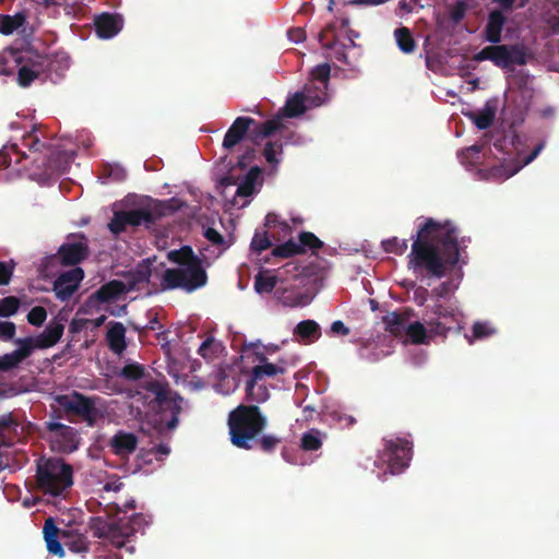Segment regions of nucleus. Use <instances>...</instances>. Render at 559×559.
Segmentation results:
<instances>
[{
  "label": "nucleus",
  "mask_w": 559,
  "mask_h": 559,
  "mask_svg": "<svg viewBox=\"0 0 559 559\" xmlns=\"http://www.w3.org/2000/svg\"><path fill=\"white\" fill-rule=\"evenodd\" d=\"M412 447V442L403 438L384 440L382 457L388 462V468L392 475L400 474L408 467Z\"/></svg>",
  "instance_id": "obj_14"
},
{
  "label": "nucleus",
  "mask_w": 559,
  "mask_h": 559,
  "mask_svg": "<svg viewBox=\"0 0 559 559\" xmlns=\"http://www.w3.org/2000/svg\"><path fill=\"white\" fill-rule=\"evenodd\" d=\"M45 429L52 451L69 454L79 449L80 436L73 427L50 420L45 423Z\"/></svg>",
  "instance_id": "obj_13"
},
{
  "label": "nucleus",
  "mask_w": 559,
  "mask_h": 559,
  "mask_svg": "<svg viewBox=\"0 0 559 559\" xmlns=\"http://www.w3.org/2000/svg\"><path fill=\"white\" fill-rule=\"evenodd\" d=\"M283 145L281 142H267L265 144L263 155L269 164H278V159L276 158L277 153H282Z\"/></svg>",
  "instance_id": "obj_48"
},
{
  "label": "nucleus",
  "mask_w": 559,
  "mask_h": 559,
  "mask_svg": "<svg viewBox=\"0 0 559 559\" xmlns=\"http://www.w3.org/2000/svg\"><path fill=\"white\" fill-rule=\"evenodd\" d=\"M47 318V311L41 306H36L27 313V321L29 324L40 326Z\"/></svg>",
  "instance_id": "obj_49"
},
{
  "label": "nucleus",
  "mask_w": 559,
  "mask_h": 559,
  "mask_svg": "<svg viewBox=\"0 0 559 559\" xmlns=\"http://www.w3.org/2000/svg\"><path fill=\"white\" fill-rule=\"evenodd\" d=\"M223 350V346L219 342H217L214 337L209 336L206 340L202 342L198 349V354L203 357L207 361H213L218 357L219 353Z\"/></svg>",
  "instance_id": "obj_34"
},
{
  "label": "nucleus",
  "mask_w": 559,
  "mask_h": 559,
  "mask_svg": "<svg viewBox=\"0 0 559 559\" xmlns=\"http://www.w3.org/2000/svg\"><path fill=\"white\" fill-rule=\"evenodd\" d=\"M281 442V439L272 436V435H260L257 438V442L254 443V448L258 447L263 452H272L277 444Z\"/></svg>",
  "instance_id": "obj_46"
},
{
  "label": "nucleus",
  "mask_w": 559,
  "mask_h": 559,
  "mask_svg": "<svg viewBox=\"0 0 559 559\" xmlns=\"http://www.w3.org/2000/svg\"><path fill=\"white\" fill-rule=\"evenodd\" d=\"M530 0H491L492 3L499 5V10L504 12H510L514 8L522 9L524 8Z\"/></svg>",
  "instance_id": "obj_52"
},
{
  "label": "nucleus",
  "mask_w": 559,
  "mask_h": 559,
  "mask_svg": "<svg viewBox=\"0 0 559 559\" xmlns=\"http://www.w3.org/2000/svg\"><path fill=\"white\" fill-rule=\"evenodd\" d=\"M152 271L150 265L143 264L139 265L135 271L131 274V280L129 281L127 288L128 292L139 288L141 285L147 284L150 282Z\"/></svg>",
  "instance_id": "obj_36"
},
{
  "label": "nucleus",
  "mask_w": 559,
  "mask_h": 559,
  "mask_svg": "<svg viewBox=\"0 0 559 559\" xmlns=\"http://www.w3.org/2000/svg\"><path fill=\"white\" fill-rule=\"evenodd\" d=\"M64 325L61 322H50L45 330L36 336L21 338L24 346L28 347L29 355L35 349H46L55 346L63 334Z\"/></svg>",
  "instance_id": "obj_16"
},
{
  "label": "nucleus",
  "mask_w": 559,
  "mask_h": 559,
  "mask_svg": "<svg viewBox=\"0 0 559 559\" xmlns=\"http://www.w3.org/2000/svg\"><path fill=\"white\" fill-rule=\"evenodd\" d=\"M450 293V283L443 282L431 290L437 298H445Z\"/></svg>",
  "instance_id": "obj_62"
},
{
  "label": "nucleus",
  "mask_w": 559,
  "mask_h": 559,
  "mask_svg": "<svg viewBox=\"0 0 559 559\" xmlns=\"http://www.w3.org/2000/svg\"><path fill=\"white\" fill-rule=\"evenodd\" d=\"M544 148V143H539L535 146V148L530 153L528 156L525 157L523 164L520 166V167H515L513 170H511L509 174H508V177H511L513 176L515 173H518V170L524 166V165H527L530 164L531 162H533L537 156L538 154L540 153V151Z\"/></svg>",
  "instance_id": "obj_58"
},
{
  "label": "nucleus",
  "mask_w": 559,
  "mask_h": 559,
  "mask_svg": "<svg viewBox=\"0 0 559 559\" xmlns=\"http://www.w3.org/2000/svg\"><path fill=\"white\" fill-rule=\"evenodd\" d=\"M255 158V150L248 147L241 156H239L236 166L239 169H246Z\"/></svg>",
  "instance_id": "obj_57"
},
{
  "label": "nucleus",
  "mask_w": 559,
  "mask_h": 559,
  "mask_svg": "<svg viewBox=\"0 0 559 559\" xmlns=\"http://www.w3.org/2000/svg\"><path fill=\"white\" fill-rule=\"evenodd\" d=\"M14 164L21 166L27 176L37 181H45L68 171L73 156L50 142L43 141L35 127L26 132L20 143L12 142L0 150V168Z\"/></svg>",
  "instance_id": "obj_2"
},
{
  "label": "nucleus",
  "mask_w": 559,
  "mask_h": 559,
  "mask_svg": "<svg viewBox=\"0 0 559 559\" xmlns=\"http://www.w3.org/2000/svg\"><path fill=\"white\" fill-rule=\"evenodd\" d=\"M21 306V301L15 296H8L0 299V317L9 318L14 316Z\"/></svg>",
  "instance_id": "obj_39"
},
{
  "label": "nucleus",
  "mask_w": 559,
  "mask_h": 559,
  "mask_svg": "<svg viewBox=\"0 0 559 559\" xmlns=\"http://www.w3.org/2000/svg\"><path fill=\"white\" fill-rule=\"evenodd\" d=\"M167 258L178 266L165 270L160 281L164 290L181 289L190 294L206 285L207 273L203 260L190 246L170 250Z\"/></svg>",
  "instance_id": "obj_4"
},
{
  "label": "nucleus",
  "mask_w": 559,
  "mask_h": 559,
  "mask_svg": "<svg viewBox=\"0 0 559 559\" xmlns=\"http://www.w3.org/2000/svg\"><path fill=\"white\" fill-rule=\"evenodd\" d=\"M432 313L438 317V320L451 319L457 325L459 332L463 329L460 324L459 312L454 308L436 304L432 307Z\"/></svg>",
  "instance_id": "obj_38"
},
{
  "label": "nucleus",
  "mask_w": 559,
  "mask_h": 559,
  "mask_svg": "<svg viewBox=\"0 0 559 559\" xmlns=\"http://www.w3.org/2000/svg\"><path fill=\"white\" fill-rule=\"evenodd\" d=\"M321 328L314 320L300 321L294 329V335L310 344L321 337Z\"/></svg>",
  "instance_id": "obj_26"
},
{
  "label": "nucleus",
  "mask_w": 559,
  "mask_h": 559,
  "mask_svg": "<svg viewBox=\"0 0 559 559\" xmlns=\"http://www.w3.org/2000/svg\"><path fill=\"white\" fill-rule=\"evenodd\" d=\"M45 61H34L29 64L22 66L17 71V83L22 87H27L34 82L36 79L39 78V75L45 70Z\"/></svg>",
  "instance_id": "obj_27"
},
{
  "label": "nucleus",
  "mask_w": 559,
  "mask_h": 559,
  "mask_svg": "<svg viewBox=\"0 0 559 559\" xmlns=\"http://www.w3.org/2000/svg\"><path fill=\"white\" fill-rule=\"evenodd\" d=\"M128 226L126 211H118L114 213L112 218L108 224V229L114 235H119L126 230Z\"/></svg>",
  "instance_id": "obj_43"
},
{
  "label": "nucleus",
  "mask_w": 559,
  "mask_h": 559,
  "mask_svg": "<svg viewBox=\"0 0 559 559\" xmlns=\"http://www.w3.org/2000/svg\"><path fill=\"white\" fill-rule=\"evenodd\" d=\"M138 445V436L122 429L118 430L107 443L110 452L122 460H128L135 452Z\"/></svg>",
  "instance_id": "obj_19"
},
{
  "label": "nucleus",
  "mask_w": 559,
  "mask_h": 559,
  "mask_svg": "<svg viewBox=\"0 0 559 559\" xmlns=\"http://www.w3.org/2000/svg\"><path fill=\"white\" fill-rule=\"evenodd\" d=\"M408 254V267L415 272H426L430 277L441 278L462 261L465 252V238L459 241L456 226L445 221L427 218L419 226Z\"/></svg>",
  "instance_id": "obj_1"
},
{
  "label": "nucleus",
  "mask_w": 559,
  "mask_h": 559,
  "mask_svg": "<svg viewBox=\"0 0 559 559\" xmlns=\"http://www.w3.org/2000/svg\"><path fill=\"white\" fill-rule=\"evenodd\" d=\"M203 236L206 238V240L209 242H211L213 246H215L222 250H226L229 247L225 237L221 233H218L215 228L207 227L204 230Z\"/></svg>",
  "instance_id": "obj_45"
},
{
  "label": "nucleus",
  "mask_w": 559,
  "mask_h": 559,
  "mask_svg": "<svg viewBox=\"0 0 559 559\" xmlns=\"http://www.w3.org/2000/svg\"><path fill=\"white\" fill-rule=\"evenodd\" d=\"M96 33L100 38H111L122 28V19L118 14L102 13L95 20Z\"/></svg>",
  "instance_id": "obj_21"
},
{
  "label": "nucleus",
  "mask_w": 559,
  "mask_h": 559,
  "mask_svg": "<svg viewBox=\"0 0 559 559\" xmlns=\"http://www.w3.org/2000/svg\"><path fill=\"white\" fill-rule=\"evenodd\" d=\"M473 338H486L491 336L495 333V329H492L488 323L485 322H475L472 328Z\"/></svg>",
  "instance_id": "obj_51"
},
{
  "label": "nucleus",
  "mask_w": 559,
  "mask_h": 559,
  "mask_svg": "<svg viewBox=\"0 0 559 559\" xmlns=\"http://www.w3.org/2000/svg\"><path fill=\"white\" fill-rule=\"evenodd\" d=\"M277 285V276L272 275L269 270H262L254 276V289L259 294H269Z\"/></svg>",
  "instance_id": "obj_31"
},
{
  "label": "nucleus",
  "mask_w": 559,
  "mask_h": 559,
  "mask_svg": "<svg viewBox=\"0 0 559 559\" xmlns=\"http://www.w3.org/2000/svg\"><path fill=\"white\" fill-rule=\"evenodd\" d=\"M55 400L67 415L81 418L90 427H94L103 417V412L98 407L99 396H87L73 391L71 394L57 395Z\"/></svg>",
  "instance_id": "obj_10"
},
{
  "label": "nucleus",
  "mask_w": 559,
  "mask_h": 559,
  "mask_svg": "<svg viewBox=\"0 0 559 559\" xmlns=\"http://www.w3.org/2000/svg\"><path fill=\"white\" fill-rule=\"evenodd\" d=\"M147 525L146 518L142 513H135L130 518L106 520L102 516L91 519L90 528L94 536L107 539L116 548H121L136 532Z\"/></svg>",
  "instance_id": "obj_7"
},
{
  "label": "nucleus",
  "mask_w": 559,
  "mask_h": 559,
  "mask_svg": "<svg viewBox=\"0 0 559 559\" xmlns=\"http://www.w3.org/2000/svg\"><path fill=\"white\" fill-rule=\"evenodd\" d=\"M36 489L45 496L58 497L73 485V468L58 457H40L36 462Z\"/></svg>",
  "instance_id": "obj_6"
},
{
  "label": "nucleus",
  "mask_w": 559,
  "mask_h": 559,
  "mask_svg": "<svg viewBox=\"0 0 559 559\" xmlns=\"http://www.w3.org/2000/svg\"><path fill=\"white\" fill-rule=\"evenodd\" d=\"M428 324L430 328V333H432L435 335L445 336L447 333L452 330L457 331L456 324L455 325H447V323L441 320L430 321V322H428Z\"/></svg>",
  "instance_id": "obj_54"
},
{
  "label": "nucleus",
  "mask_w": 559,
  "mask_h": 559,
  "mask_svg": "<svg viewBox=\"0 0 559 559\" xmlns=\"http://www.w3.org/2000/svg\"><path fill=\"white\" fill-rule=\"evenodd\" d=\"M124 293H128L127 284L111 280L91 294L82 307L86 312L98 311L102 305L116 301Z\"/></svg>",
  "instance_id": "obj_15"
},
{
  "label": "nucleus",
  "mask_w": 559,
  "mask_h": 559,
  "mask_svg": "<svg viewBox=\"0 0 559 559\" xmlns=\"http://www.w3.org/2000/svg\"><path fill=\"white\" fill-rule=\"evenodd\" d=\"M406 335L414 344H425L427 338V330L419 321L407 324L405 329Z\"/></svg>",
  "instance_id": "obj_37"
},
{
  "label": "nucleus",
  "mask_w": 559,
  "mask_h": 559,
  "mask_svg": "<svg viewBox=\"0 0 559 559\" xmlns=\"http://www.w3.org/2000/svg\"><path fill=\"white\" fill-rule=\"evenodd\" d=\"M227 425L230 442L239 449L252 450L267 426V418L258 405L240 404L229 412Z\"/></svg>",
  "instance_id": "obj_5"
},
{
  "label": "nucleus",
  "mask_w": 559,
  "mask_h": 559,
  "mask_svg": "<svg viewBox=\"0 0 559 559\" xmlns=\"http://www.w3.org/2000/svg\"><path fill=\"white\" fill-rule=\"evenodd\" d=\"M301 449L305 451H317L321 448L322 441L320 439V433L317 430H311L309 432L304 433L301 438Z\"/></svg>",
  "instance_id": "obj_42"
},
{
  "label": "nucleus",
  "mask_w": 559,
  "mask_h": 559,
  "mask_svg": "<svg viewBox=\"0 0 559 559\" xmlns=\"http://www.w3.org/2000/svg\"><path fill=\"white\" fill-rule=\"evenodd\" d=\"M258 359L261 365L254 366L251 369V374H253V381L255 380H265L266 377H274L278 373H285L286 369L284 367L274 365L272 362H267L264 354H259Z\"/></svg>",
  "instance_id": "obj_28"
},
{
  "label": "nucleus",
  "mask_w": 559,
  "mask_h": 559,
  "mask_svg": "<svg viewBox=\"0 0 559 559\" xmlns=\"http://www.w3.org/2000/svg\"><path fill=\"white\" fill-rule=\"evenodd\" d=\"M465 12H466L465 2L459 1L455 3V5L453 7V9L451 11V19L454 22H461L465 16Z\"/></svg>",
  "instance_id": "obj_59"
},
{
  "label": "nucleus",
  "mask_w": 559,
  "mask_h": 559,
  "mask_svg": "<svg viewBox=\"0 0 559 559\" xmlns=\"http://www.w3.org/2000/svg\"><path fill=\"white\" fill-rule=\"evenodd\" d=\"M253 191H254V186L242 181L238 186L236 194L240 195V197H250L253 193Z\"/></svg>",
  "instance_id": "obj_64"
},
{
  "label": "nucleus",
  "mask_w": 559,
  "mask_h": 559,
  "mask_svg": "<svg viewBox=\"0 0 559 559\" xmlns=\"http://www.w3.org/2000/svg\"><path fill=\"white\" fill-rule=\"evenodd\" d=\"M169 453H170V448L165 443H160L156 447H153L151 450L147 451V454H154L157 460H162L164 456L168 455Z\"/></svg>",
  "instance_id": "obj_60"
},
{
  "label": "nucleus",
  "mask_w": 559,
  "mask_h": 559,
  "mask_svg": "<svg viewBox=\"0 0 559 559\" xmlns=\"http://www.w3.org/2000/svg\"><path fill=\"white\" fill-rule=\"evenodd\" d=\"M271 246L272 242L266 233H255L250 245L251 249L257 253H261Z\"/></svg>",
  "instance_id": "obj_47"
},
{
  "label": "nucleus",
  "mask_w": 559,
  "mask_h": 559,
  "mask_svg": "<svg viewBox=\"0 0 559 559\" xmlns=\"http://www.w3.org/2000/svg\"><path fill=\"white\" fill-rule=\"evenodd\" d=\"M145 373V369L142 365L138 362L127 364L121 371L119 372V376L126 380L129 381H135L141 379Z\"/></svg>",
  "instance_id": "obj_41"
},
{
  "label": "nucleus",
  "mask_w": 559,
  "mask_h": 559,
  "mask_svg": "<svg viewBox=\"0 0 559 559\" xmlns=\"http://www.w3.org/2000/svg\"><path fill=\"white\" fill-rule=\"evenodd\" d=\"M331 417L341 428H350L357 423L353 415H348L342 411H333Z\"/></svg>",
  "instance_id": "obj_50"
},
{
  "label": "nucleus",
  "mask_w": 559,
  "mask_h": 559,
  "mask_svg": "<svg viewBox=\"0 0 559 559\" xmlns=\"http://www.w3.org/2000/svg\"><path fill=\"white\" fill-rule=\"evenodd\" d=\"M305 100L306 98L302 93H295L285 104V116L293 118L302 115L306 111Z\"/></svg>",
  "instance_id": "obj_35"
},
{
  "label": "nucleus",
  "mask_w": 559,
  "mask_h": 559,
  "mask_svg": "<svg viewBox=\"0 0 559 559\" xmlns=\"http://www.w3.org/2000/svg\"><path fill=\"white\" fill-rule=\"evenodd\" d=\"M330 73H331L330 64L329 63H322V64L317 66L312 70L311 76H312L313 80H317L319 82L325 83L330 79Z\"/></svg>",
  "instance_id": "obj_56"
},
{
  "label": "nucleus",
  "mask_w": 559,
  "mask_h": 559,
  "mask_svg": "<svg viewBox=\"0 0 559 559\" xmlns=\"http://www.w3.org/2000/svg\"><path fill=\"white\" fill-rule=\"evenodd\" d=\"M495 115V108L487 104L483 110L478 112H471L468 114V117L479 130H486L492 124Z\"/></svg>",
  "instance_id": "obj_32"
},
{
  "label": "nucleus",
  "mask_w": 559,
  "mask_h": 559,
  "mask_svg": "<svg viewBox=\"0 0 559 559\" xmlns=\"http://www.w3.org/2000/svg\"><path fill=\"white\" fill-rule=\"evenodd\" d=\"M26 23V14L17 12L14 15L0 14V34L11 35Z\"/></svg>",
  "instance_id": "obj_29"
},
{
  "label": "nucleus",
  "mask_w": 559,
  "mask_h": 559,
  "mask_svg": "<svg viewBox=\"0 0 559 559\" xmlns=\"http://www.w3.org/2000/svg\"><path fill=\"white\" fill-rule=\"evenodd\" d=\"M301 248H309L312 251L321 249L323 242L311 231H301L299 234V243Z\"/></svg>",
  "instance_id": "obj_44"
},
{
  "label": "nucleus",
  "mask_w": 559,
  "mask_h": 559,
  "mask_svg": "<svg viewBox=\"0 0 559 559\" xmlns=\"http://www.w3.org/2000/svg\"><path fill=\"white\" fill-rule=\"evenodd\" d=\"M409 318L411 313L408 311H393L383 316L382 321L386 331L393 335H401L405 332Z\"/></svg>",
  "instance_id": "obj_25"
},
{
  "label": "nucleus",
  "mask_w": 559,
  "mask_h": 559,
  "mask_svg": "<svg viewBox=\"0 0 559 559\" xmlns=\"http://www.w3.org/2000/svg\"><path fill=\"white\" fill-rule=\"evenodd\" d=\"M336 22L329 23L319 34V41L322 45V48L326 50H331L334 58L346 66H353V62L349 60L347 50L350 48H356L355 38L359 36L357 32L354 29H346V38L348 44H345L338 39L336 34Z\"/></svg>",
  "instance_id": "obj_12"
},
{
  "label": "nucleus",
  "mask_w": 559,
  "mask_h": 559,
  "mask_svg": "<svg viewBox=\"0 0 559 559\" xmlns=\"http://www.w3.org/2000/svg\"><path fill=\"white\" fill-rule=\"evenodd\" d=\"M106 340L114 353L121 354L127 347L124 325L121 322L111 323L107 331Z\"/></svg>",
  "instance_id": "obj_24"
},
{
  "label": "nucleus",
  "mask_w": 559,
  "mask_h": 559,
  "mask_svg": "<svg viewBox=\"0 0 559 559\" xmlns=\"http://www.w3.org/2000/svg\"><path fill=\"white\" fill-rule=\"evenodd\" d=\"M15 267L13 261L0 262V286L8 285L11 281Z\"/></svg>",
  "instance_id": "obj_55"
},
{
  "label": "nucleus",
  "mask_w": 559,
  "mask_h": 559,
  "mask_svg": "<svg viewBox=\"0 0 559 559\" xmlns=\"http://www.w3.org/2000/svg\"><path fill=\"white\" fill-rule=\"evenodd\" d=\"M147 390L154 395L153 402L157 404V407L163 412H169L170 418L165 420V425L168 429H174L178 425V416L181 411V407L171 400H168L166 397V393L163 391L160 385L155 382L151 381L147 384Z\"/></svg>",
  "instance_id": "obj_20"
},
{
  "label": "nucleus",
  "mask_w": 559,
  "mask_h": 559,
  "mask_svg": "<svg viewBox=\"0 0 559 559\" xmlns=\"http://www.w3.org/2000/svg\"><path fill=\"white\" fill-rule=\"evenodd\" d=\"M43 532L47 549L52 555L63 557V547L80 555L86 554L90 549V543L83 534L72 530L60 532L52 518L45 521Z\"/></svg>",
  "instance_id": "obj_8"
},
{
  "label": "nucleus",
  "mask_w": 559,
  "mask_h": 559,
  "mask_svg": "<svg viewBox=\"0 0 559 559\" xmlns=\"http://www.w3.org/2000/svg\"><path fill=\"white\" fill-rule=\"evenodd\" d=\"M288 38L294 43H300L306 39V32L301 27L290 28L287 33Z\"/></svg>",
  "instance_id": "obj_61"
},
{
  "label": "nucleus",
  "mask_w": 559,
  "mask_h": 559,
  "mask_svg": "<svg viewBox=\"0 0 559 559\" xmlns=\"http://www.w3.org/2000/svg\"><path fill=\"white\" fill-rule=\"evenodd\" d=\"M166 203L156 202L153 206L126 211L128 226H150L166 215Z\"/></svg>",
  "instance_id": "obj_18"
},
{
  "label": "nucleus",
  "mask_w": 559,
  "mask_h": 559,
  "mask_svg": "<svg viewBox=\"0 0 559 559\" xmlns=\"http://www.w3.org/2000/svg\"><path fill=\"white\" fill-rule=\"evenodd\" d=\"M394 38L399 49L406 55L413 53L416 49V41L408 27L401 26L394 31Z\"/></svg>",
  "instance_id": "obj_30"
},
{
  "label": "nucleus",
  "mask_w": 559,
  "mask_h": 559,
  "mask_svg": "<svg viewBox=\"0 0 559 559\" xmlns=\"http://www.w3.org/2000/svg\"><path fill=\"white\" fill-rule=\"evenodd\" d=\"M331 332L345 336L349 334V329L344 324L343 321L336 320L331 324Z\"/></svg>",
  "instance_id": "obj_63"
},
{
  "label": "nucleus",
  "mask_w": 559,
  "mask_h": 559,
  "mask_svg": "<svg viewBox=\"0 0 559 559\" xmlns=\"http://www.w3.org/2000/svg\"><path fill=\"white\" fill-rule=\"evenodd\" d=\"M408 243L406 239L392 237L382 241V248L388 253L403 254L407 250Z\"/></svg>",
  "instance_id": "obj_40"
},
{
  "label": "nucleus",
  "mask_w": 559,
  "mask_h": 559,
  "mask_svg": "<svg viewBox=\"0 0 559 559\" xmlns=\"http://www.w3.org/2000/svg\"><path fill=\"white\" fill-rule=\"evenodd\" d=\"M90 254L88 239L83 234L70 235L56 254L47 257L45 266L49 267L57 263L64 266H76Z\"/></svg>",
  "instance_id": "obj_11"
},
{
  "label": "nucleus",
  "mask_w": 559,
  "mask_h": 559,
  "mask_svg": "<svg viewBox=\"0 0 559 559\" xmlns=\"http://www.w3.org/2000/svg\"><path fill=\"white\" fill-rule=\"evenodd\" d=\"M246 399L257 404L264 403L270 399V391L264 380L253 381V374L250 373L245 385Z\"/></svg>",
  "instance_id": "obj_23"
},
{
  "label": "nucleus",
  "mask_w": 559,
  "mask_h": 559,
  "mask_svg": "<svg viewBox=\"0 0 559 559\" xmlns=\"http://www.w3.org/2000/svg\"><path fill=\"white\" fill-rule=\"evenodd\" d=\"M507 23V16L501 10L489 12L484 29L485 38L492 45L484 47L474 56V60L483 62L491 61L496 67L510 69L514 66H524L527 62V49L524 45H498L501 41L502 29Z\"/></svg>",
  "instance_id": "obj_3"
},
{
  "label": "nucleus",
  "mask_w": 559,
  "mask_h": 559,
  "mask_svg": "<svg viewBox=\"0 0 559 559\" xmlns=\"http://www.w3.org/2000/svg\"><path fill=\"white\" fill-rule=\"evenodd\" d=\"M16 333V325L12 321H0V338L4 342L13 341Z\"/></svg>",
  "instance_id": "obj_53"
},
{
  "label": "nucleus",
  "mask_w": 559,
  "mask_h": 559,
  "mask_svg": "<svg viewBox=\"0 0 559 559\" xmlns=\"http://www.w3.org/2000/svg\"><path fill=\"white\" fill-rule=\"evenodd\" d=\"M84 278V271L80 266L72 267L61 273L53 282V292L56 297L61 301L69 300L79 289Z\"/></svg>",
  "instance_id": "obj_17"
},
{
  "label": "nucleus",
  "mask_w": 559,
  "mask_h": 559,
  "mask_svg": "<svg viewBox=\"0 0 559 559\" xmlns=\"http://www.w3.org/2000/svg\"><path fill=\"white\" fill-rule=\"evenodd\" d=\"M14 344L17 348L12 353L0 356V372H7L16 368L23 360L28 358V347L24 346L21 338L14 340Z\"/></svg>",
  "instance_id": "obj_22"
},
{
  "label": "nucleus",
  "mask_w": 559,
  "mask_h": 559,
  "mask_svg": "<svg viewBox=\"0 0 559 559\" xmlns=\"http://www.w3.org/2000/svg\"><path fill=\"white\" fill-rule=\"evenodd\" d=\"M302 253H305V249L294 239H289L272 250V255L281 259H287Z\"/></svg>",
  "instance_id": "obj_33"
},
{
  "label": "nucleus",
  "mask_w": 559,
  "mask_h": 559,
  "mask_svg": "<svg viewBox=\"0 0 559 559\" xmlns=\"http://www.w3.org/2000/svg\"><path fill=\"white\" fill-rule=\"evenodd\" d=\"M252 124H255L251 130V139L253 141L267 138L282 128L280 119H269L264 122L255 123V120L251 117H237L225 133L223 147L226 151H230L239 144L249 133Z\"/></svg>",
  "instance_id": "obj_9"
}]
</instances>
